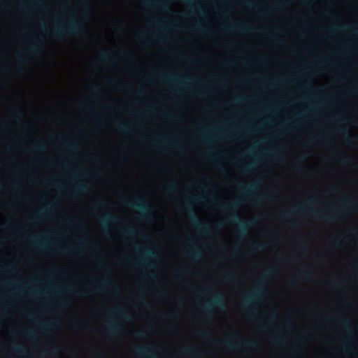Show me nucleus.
<instances>
[{
	"label": "nucleus",
	"instance_id": "09e8293b",
	"mask_svg": "<svg viewBox=\"0 0 358 358\" xmlns=\"http://www.w3.org/2000/svg\"><path fill=\"white\" fill-rule=\"evenodd\" d=\"M341 163L343 164H348L350 162H351V159L349 158V157H342L341 158V160H340Z\"/></svg>",
	"mask_w": 358,
	"mask_h": 358
},
{
	"label": "nucleus",
	"instance_id": "0eeeda50",
	"mask_svg": "<svg viewBox=\"0 0 358 358\" xmlns=\"http://www.w3.org/2000/svg\"><path fill=\"white\" fill-rule=\"evenodd\" d=\"M293 210H296L298 212H308L311 214L316 215L320 220L326 221L327 222H333L337 220V217L334 215H324L322 213H320L316 210L312 208H307V203L303 205H300L294 208V209H289L285 212V215L286 217H289Z\"/></svg>",
	"mask_w": 358,
	"mask_h": 358
},
{
	"label": "nucleus",
	"instance_id": "49530a36",
	"mask_svg": "<svg viewBox=\"0 0 358 358\" xmlns=\"http://www.w3.org/2000/svg\"><path fill=\"white\" fill-rule=\"evenodd\" d=\"M167 295V292L165 291H159L157 293V296L160 299L166 298Z\"/></svg>",
	"mask_w": 358,
	"mask_h": 358
},
{
	"label": "nucleus",
	"instance_id": "ddd939ff",
	"mask_svg": "<svg viewBox=\"0 0 358 358\" xmlns=\"http://www.w3.org/2000/svg\"><path fill=\"white\" fill-rule=\"evenodd\" d=\"M262 182V181L261 180H257L255 182L250 184L248 185L238 184V187L241 190L242 192L248 194H252L256 192Z\"/></svg>",
	"mask_w": 358,
	"mask_h": 358
},
{
	"label": "nucleus",
	"instance_id": "cd10ccee",
	"mask_svg": "<svg viewBox=\"0 0 358 358\" xmlns=\"http://www.w3.org/2000/svg\"><path fill=\"white\" fill-rule=\"evenodd\" d=\"M352 203H354V200L352 198H348L341 201L340 206L343 209L350 210V206Z\"/></svg>",
	"mask_w": 358,
	"mask_h": 358
},
{
	"label": "nucleus",
	"instance_id": "13d9d810",
	"mask_svg": "<svg viewBox=\"0 0 358 358\" xmlns=\"http://www.w3.org/2000/svg\"><path fill=\"white\" fill-rule=\"evenodd\" d=\"M243 99L241 97H236L233 99V102L234 103H240L243 102Z\"/></svg>",
	"mask_w": 358,
	"mask_h": 358
},
{
	"label": "nucleus",
	"instance_id": "338daca9",
	"mask_svg": "<svg viewBox=\"0 0 358 358\" xmlns=\"http://www.w3.org/2000/svg\"><path fill=\"white\" fill-rule=\"evenodd\" d=\"M43 329L45 331H48L50 329V325L45 324L43 326Z\"/></svg>",
	"mask_w": 358,
	"mask_h": 358
},
{
	"label": "nucleus",
	"instance_id": "5fc2aeb1",
	"mask_svg": "<svg viewBox=\"0 0 358 358\" xmlns=\"http://www.w3.org/2000/svg\"><path fill=\"white\" fill-rule=\"evenodd\" d=\"M13 116L17 119L20 118L22 116V112L19 110H15L13 113Z\"/></svg>",
	"mask_w": 358,
	"mask_h": 358
},
{
	"label": "nucleus",
	"instance_id": "ea45409f",
	"mask_svg": "<svg viewBox=\"0 0 358 358\" xmlns=\"http://www.w3.org/2000/svg\"><path fill=\"white\" fill-rule=\"evenodd\" d=\"M191 12L192 13L198 12L200 14H203V10L199 6H191Z\"/></svg>",
	"mask_w": 358,
	"mask_h": 358
},
{
	"label": "nucleus",
	"instance_id": "6e6552de",
	"mask_svg": "<svg viewBox=\"0 0 358 358\" xmlns=\"http://www.w3.org/2000/svg\"><path fill=\"white\" fill-rule=\"evenodd\" d=\"M136 250L138 252V256L140 259V264L145 265L148 268H152L154 266L153 264H149L148 260L149 259H156L157 255L155 252L150 248H144L141 246L138 245L136 247Z\"/></svg>",
	"mask_w": 358,
	"mask_h": 358
},
{
	"label": "nucleus",
	"instance_id": "8fccbe9b",
	"mask_svg": "<svg viewBox=\"0 0 358 358\" xmlns=\"http://www.w3.org/2000/svg\"><path fill=\"white\" fill-rule=\"evenodd\" d=\"M106 205V203L103 200H99L96 204V208H103Z\"/></svg>",
	"mask_w": 358,
	"mask_h": 358
},
{
	"label": "nucleus",
	"instance_id": "a19ab883",
	"mask_svg": "<svg viewBox=\"0 0 358 358\" xmlns=\"http://www.w3.org/2000/svg\"><path fill=\"white\" fill-rule=\"evenodd\" d=\"M28 337L31 340H36L37 338V335L35 331L30 330L27 333Z\"/></svg>",
	"mask_w": 358,
	"mask_h": 358
},
{
	"label": "nucleus",
	"instance_id": "3c124183",
	"mask_svg": "<svg viewBox=\"0 0 358 358\" xmlns=\"http://www.w3.org/2000/svg\"><path fill=\"white\" fill-rule=\"evenodd\" d=\"M308 159V155H301L298 159L296 160L297 163H302L304 162Z\"/></svg>",
	"mask_w": 358,
	"mask_h": 358
},
{
	"label": "nucleus",
	"instance_id": "1a4fd4ad",
	"mask_svg": "<svg viewBox=\"0 0 358 358\" xmlns=\"http://www.w3.org/2000/svg\"><path fill=\"white\" fill-rule=\"evenodd\" d=\"M230 224H237L240 229V234L245 235L249 227L255 224L254 220L244 221L241 220L237 213L233 214L228 220Z\"/></svg>",
	"mask_w": 358,
	"mask_h": 358
},
{
	"label": "nucleus",
	"instance_id": "aec40b11",
	"mask_svg": "<svg viewBox=\"0 0 358 358\" xmlns=\"http://www.w3.org/2000/svg\"><path fill=\"white\" fill-rule=\"evenodd\" d=\"M89 190V185L78 180L75 182V191L79 193H85Z\"/></svg>",
	"mask_w": 358,
	"mask_h": 358
},
{
	"label": "nucleus",
	"instance_id": "9d476101",
	"mask_svg": "<svg viewBox=\"0 0 358 358\" xmlns=\"http://www.w3.org/2000/svg\"><path fill=\"white\" fill-rule=\"evenodd\" d=\"M225 348L230 350H236L240 348H248L255 346V343L252 341H241L238 337L236 341H226L224 343Z\"/></svg>",
	"mask_w": 358,
	"mask_h": 358
},
{
	"label": "nucleus",
	"instance_id": "72a5a7b5",
	"mask_svg": "<svg viewBox=\"0 0 358 358\" xmlns=\"http://www.w3.org/2000/svg\"><path fill=\"white\" fill-rule=\"evenodd\" d=\"M134 336L138 338H145L147 336V331L145 330H138L134 332Z\"/></svg>",
	"mask_w": 358,
	"mask_h": 358
},
{
	"label": "nucleus",
	"instance_id": "2eb2a0df",
	"mask_svg": "<svg viewBox=\"0 0 358 358\" xmlns=\"http://www.w3.org/2000/svg\"><path fill=\"white\" fill-rule=\"evenodd\" d=\"M120 232L122 235L126 238H133L137 235L143 238H145L146 237V236L143 233L138 232L136 229L131 227H124L121 229Z\"/></svg>",
	"mask_w": 358,
	"mask_h": 358
},
{
	"label": "nucleus",
	"instance_id": "e433bc0d",
	"mask_svg": "<svg viewBox=\"0 0 358 358\" xmlns=\"http://www.w3.org/2000/svg\"><path fill=\"white\" fill-rule=\"evenodd\" d=\"M165 189L168 192H175L177 189V185L175 182L170 183L169 185H166L164 187Z\"/></svg>",
	"mask_w": 358,
	"mask_h": 358
},
{
	"label": "nucleus",
	"instance_id": "5701e85b",
	"mask_svg": "<svg viewBox=\"0 0 358 358\" xmlns=\"http://www.w3.org/2000/svg\"><path fill=\"white\" fill-rule=\"evenodd\" d=\"M233 28L241 31V32H253L256 29L243 24H236L233 26Z\"/></svg>",
	"mask_w": 358,
	"mask_h": 358
},
{
	"label": "nucleus",
	"instance_id": "dca6fc26",
	"mask_svg": "<svg viewBox=\"0 0 358 358\" xmlns=\"http://www.w3.org/2000/svg\"><path fill=\"white\" fill-rule=\"evenodd\" d=\"M241 203V200H234L231 203H219L216 208L221 210H237Z\"/></svg>",
	"mask_w": 358,
	"mask_h": 358
},
{
	"label": "nucleus",
	"instance_id": "37998d69",
	"mask_svg": "<svg viewBox=\"0 0 358 358\" xmlns=\"http://www.w3.org/2000/svg\"><path fill=\"white\" fill-rule=\"evenodd\" d=\"M331 286L335 289H339L341 287V284L338 280H334L331 282Z\"/></svg>",
	"mask_w": 358,
	"mask_h": 358
},
{
	"label": "nucleus",
	"instance_id": "7c9ffc66",
	"mask_svg": "<svg viewBox=\"0 0 358 358\" xmlns=\"http://www.w3.org/2000/svg\"><path fill=\"white\" fill-rule=\"evenodd\" d=\"M352 27L348 25H338L336 24L332 27H331L330 29L332 31H346L348 29H351Z\"/></svg>",
	"mask_w": 358,
	"mask_h": 358
},
{
	"label": "nucleus",
	"instance_id": "e2e57ef3",
	"mask_svg": "<svg viewBox=\"0 0 358 358\" xmlns=\"http://www.w3.org/2000/svg\"><path fill=\"white\" fill-rule=\"evenodd\" d=\"M289 285H290L291 287L294 288V289L299 287L297 284H296V282L295 281H294V280H292L290 282Z\"/></svg>",
	"mask_w": 358,
	"mask_h": 358
},
{
	"label": "nucleus",
	"instance_id": "052dcab7",
	"mask_svg": "<svg viewBox=\"0 0 358 358\" xmlns=\"http://www.w3.org/2000/svg\"><path fill=\"white\" fill-rule=\"evenodd\" d=\"M78 243L80 246H85L87 245L88 242L85 239L80 240Z\"/></svg>",
	"mask_w": 358,
	"mask_h": 358
},
{
	"label": "nucleus",
	"instance_id": "9b49d317",
	"mask_svg": "<svg viewBox=\"0 0 358 358\" xmlns=\"http://www.w3.org/2000/svg\"><path fill=\"white\" fill-rule=\"evenodd\" d=\"M159 77L161 80L173 84H178L180 85H185L189 84L190 82L193 81V79L189 76L185 78H182L178 76L175 75H165L160 73Z\"/></svg>",
	"mask_w": 358,
	"mask_h": 358
},
{
	"label": "nucleus",
	"instance_id": "f257e3e1",
	"mask_svg": "<svg viewBox=\"0 0 358 358\" xmlns=\"http://www.w3.org/2000/svg\"><path fill=\"white\" fill-rule=\"evenodd\" d=\"M4 287L9 290L11 294H20L33 298H55L62 292H68L76 296H83L89 294H101L106 289H119L114 282L108 278H103L100 283L94 285V286L89 289H78L73 286L64 287L51 286L43 289L34 287L28 282L19 283L16 281H6L4 283Z\"/></svg>",
	"mask_w": 358,
	"mask_h": 358
},
{
	"label": "nucleus",
	"instance_id": "39448f33",
	"mask_svg": "<svg viewBox=\"0 0 358 358\" xmlns=\"http://www.w3.org/2000/svg\"><path fill=\"white\" fill-rule=\"evenodd\" d=\"M130 208L140 212L141 217L143 220H150L152 216V208L151 204L144 199H138L127 203Z\"/></svg>",
	"mask_w": 358,
	"mask_h": 358
},
{
	"label": "nucleus",
	"instance_id": "0e129e2a",
	"mask_svg": "<svg viewBox=\"0 0 358 358\" xmlns=\"http://www.w3.org/2000/svg\"><path fill=\"white\" fill-rule=\"evenodd\" d=\"M173 145H174L176 148H177L178 150H182V147H181V145H180V143H178V142H175V143H173Z\"/></svg>",
	"mask_w": 358,
	"mask_h": 358
},
{
	"label": "nucleus",
	"instance_id": "20e7f679",
	"mask_svg": "<svg viewBox=\"0 0 358 358\" xmlns=\"http://www.w3.org/2000/svg\"><path fill=\"white\" fill-rule=\"evenodd\" d=\"M184 208L189 213L190 220L195 229L203 234H208L210 232L211 227L208 224H203L197 216L192 201H186L183 206Z\"/></svg>",
	"mask_w": 358,
	"mask_h": 358
},
{
	"label": "nucleus",
	"instance_id": "c9c22d12",
	"mask_svg": "<svg viewBox=\"0 0 358 358\" xmlns=\"http://www.w3.org/2000/svg\"><path fill=\"white\" fill-rule=\"evenodd\" d=\"M99 57L102 61L106 62L108 61L110 59V55L109 53L106 50H102L99 53Z\"/></svg>",
	"mask_w": 358,
	"mask_h": 358
},
{
	"label": "nucleus",
	"instance_id": "bb28decb",
	"mask_svg": "<svg viewBox=\"0 0 358 358\" xmlns=\"http://www.w3.org/2000/svg\"><path fill=\"white\" fill-rule=\"evenodd\" d=\"M116 129L124 133H129L131 131L129 127L122 122H116L115 124Z\"/></svg>",
	"mask_w": 358,
	"mask_h": 358
},
{
	"label": "nucleus",
	"instance_id": "603ef678",
	"mask_svg": "<svg viewBox=\"0 0 358 358\" xmlns=\"http://www.w3.org/2000/svg\"><path fill=\"white\" fill-rule=\"evenodd\" d=\"M185 352L188 355H194L196 352H197V350L195 348H189L185 350Z\"/></svg>",
	"mask_w": 358,
	"mask_h": 358
},
{
	"label": "nucleus",
	"instance_id": "4d7b16f0",
	"mask_svg": "<svg viewBox=\"0 0 358 358\" xmlns=\"http://www.w3.org/2000/svg\"><path fill=\"white\" fill-rule=\"evenodd\" d=\"M350 92L352 94H357L358 93V85L355 87H353L350 90Z\"/></svg>",
	"mask_w": 358,
	"mask_h": 358
},
{
	"label": "nucleus",
	"instance_id": "a18cd8bd",
	"mask_svg": "<svg viewBox=\"0 0 358 358\" xmlns=\"http://www.w3.org/2000/svg\"><path fill=\"white\" fill-rule=\"evenodd\" d=\"M338 132L345 135L348 138L349 131L347 129H344V128L338 129Z\"/></svg>",
	"mask_w": 358,
	"mask_h": 358
},
{
	"label": "nucleus",
	"instance_id": "4468645a",
	"mask_svg": "<svg viewBox=\"0 0 358 358\" xmlns=\"http://www.w3.org/2000/svg\"><path fill=\"white\" fill-rule=\"evenodd\" d=\"M103 230L108 234L110 223H116L119 221V218L112 213H108L101 217L100 219Z\"/></svg>",
	"mask_w": 358,
	"mask_h": 358
},
{
	"label": "nucleus",
	"instance_id": "f8f14e48",
	"mask_svg": "<svg viewBox=\"0 0 358 358\" xmlns=\"http://www.w3.org/2000/svg\"><path fill=\"white\" fill-rule=\"evenodd\" d=\"M53 209V205L51 202H46L45 205L37 210L33 217H31L30 222H38L45 216L49 215Z\"/></svg>",
	"mask_w": 358,
	"mask_h": 358
},
{
	"label": "nucleus",
	"instance_id": "7ed1b4c3",
	"mask_svg": "<svg viewBox=\"0 0 358 358\" xmlns=\"http://www.w3.org/2000/svg\"><path fill=\"white\" fill-rule=\"evenodd\" d=\"M83 31L80 22L73 17L69 19L66 24H57L54 34L57 38L64 39L69 36L80 35Z\"/></svg>",
	"mask_w": 358,
	"mask_h": 358
},
{
	"label": "nucleus",
	"instance_id": "6ab92c4d",
	"mask_svg": "<svg viewBox=\"0 0 358 358\" xmlns=\"http://www.w3.org/2000/svg\"><path fill=\"white\" fill-rule=\"evenodd\" d=\"M192 250L187 252V255L191 257L194 261H200L203 257L202 252L194 245H191Z\"/></svg>",
	"mask_w": 358,
	"mask_h": 358
},
{
	"label": "nucleus",
	"instance_id": "680f3d73",
	"mask_svg": "<svg viewBox=\"0 0 358 358\" xmlns=\"http://www.w3.org/2000/svg\"><path fill=\"white\" fill-rule=\"evenodd\" d=\"M303 275L304 277H306V278H310L312 277V273H310V272H306V271H304L303 272Z\"/></svg>",
	"mask_w": 358,
	"mask_h": 358
},
{
	"label": "nucleus",
	"instance_id": "69168bd1",
	"mask_svg": "<svg viewBox=\"0 0 358 358\" xmlns=\"http://www.w3.org/2000/svg\"><path fill=\"white\" fill-rule=\"evenodd\" d=\"M40 282H41V281L38 279H32L31 280V283H33L34 285H37Z\"/></svg>",
	"mask_w": 358,
	"mask_h": 358
},
{
	"label": "nucleus",
	"instance_id": "412c9836",
	"mask_svg": "<svg viewBox=\"0 0 358 358\" xmlns=\"http://www.w3.org/2000/svg\"><path fill=\"white\" fill-rule=\"evenodd\" d=\"M27 51L34 55L40 53L41 48L36 40H34L32 43L28 45Z\"/></svg>",
	"mask_w": 358,
	"mask_h": 358
},
{
	"label": "nucleus",
	"instance_id": "a211bd4d",
	"mask_svg": "<svg viewBox=\"0 0 358 358\" xmlns=\"http://www.w3.org/2000/svg\"><path fill=\"white\" fill-rule=\"evenodd\" d=\"M136 354L140 357H147L149 358H157V355L152 349L147 347H138L136 348Z\"/></svg>",
	"mask_w": 358,
	"mask_h": 358
},
{
	"label": "nucleus",
	"instance_id": "774afa93",
	"mask_svg": "<svg viewBox=\"0 0 358 358\" xmlns=\"http://www.w3.org/2000/svg\"><path fill=\"white\" fill-rule=\"evenodd\" d=\"M322 64H324V65H329V61H328V59H325L322 62Z\"/></svg>",
	"mask_w": 358,
	"mask_h": 358
},
{
	"label": "nucleus",
	"instance_id": "c85d7f7f",
	"mask_svg": "<svg viewBox=\"0 0 358 358\" xmlns=\"http://www.w3.org/2000/svg\"><path fill=\"white\" fill-rule=\"evenodd\" d=\"M252 248L255 251H263L266 249L267 245L264 243H255L252 244Z\"/></svg>",
	"mask_w": 358,
	"mask_h": 358
},
{
	"label": "nucleus",
	"instance_id": "58836bf2",
	"mask_svg": "<svg viewBox=\"0 0 358 358\" xmlns=\"http://www.w3.org/2000/svg\"><path fill=\"white\" fill-rule=\"evenodd\" d=\"M268 154L275 158H280V156L278 154V151L276 149L270 150Z\"/></svg>",
	"mask_w": 358,
	"mask_h": 358
},
{
	"label": "nucleus",
	"instance_id": "a878e982",
	"mask_svg": "<svg viewBox=\"0 0 358 358\" xmlns=\"http://www.w3.org/2000/svg\"><path fill=\"white\" fill-rule=\"evenodd\" d=\"M238 167L245 174H250L253 170V164H246L239 165Z\"/></svg>",
	"mask_w": 358,
	"mask_h": 358
},
{
	"label": "nucleus",
	"instance_id": "2f4dec72",
	"mask_svg": "<svg viewBox=\"0 0 358 358\" xmlns=\"http://www.w3.org/2000/svg\"><path fill=\"white\" fill-rule=\"evenodd\" d=\"M167 140H168L167 137L159 136V137H156L155 138L154 143L156 145H162L166 144L167 142Z\"/></svg>",
	"mask_w": 358,
	"mask_h": 358
},
{
	"label": "nucleus",
	"instance_id": "423d86ee",
	"mask_svg": "<svg viewBox=\"0 0 358 358\" xmlns=\"http://www.w3.org/2000/svg\"><path fill=\"white\" fill-rule=\"evenodd\" d=\"M206 304L209 307H215L222 304L224 301V296L222 293L215 292L213 289L208 287L202 294Z\"/></svg>",
	"mask_w": 358,
	"mask_h": 358
},
{
	"label": "nucleus",
	"instance_id": "b1692460",
	"mask_svg": "<svg viewBox=\"0 0 358 358\" xmlns=\"http://www.w3.org/2000/svg\"><path fill=\"white\" fill-rule=\"evenodd\" d=\"M64 143L66 148L70 151L76 152L79 149V146L78 143H76V142L65 141Z\"/></svg>",
	"mask_w": 358,
	"mask_h": 358
},
{
	"label": "nucleus",
	"instance_id": "473e14b6",
	"mask_svg": "<svg viewBox=\"0 0 358 358\" xmlns=\"http://www.w3.org/2000/svg\"><path fill=\"white\" fill-rule=\"evenodd\" d=\"M273 199L274 197L271 194H260L257 196V200L258 201H262L263 200L271 201Z\"/></svg>",
	"mask_w": 358,
	"mask_h": 358
},
{
	"label": "nucleus",
	"instance_id": "f3484780",
	"mask_svg": "<svg viewBox=\"0 0 358 358\" xmlns=\"http://www.w3.org/2000/svg\"><path fill=\"white\" fill-rule=\"evenodd\" d=\"M43 235L34 236L29 238V241L34 248L42 250L47 245L46 242L43 240Z\"/></svg>",
	"mask_w": 358,
	"mask_h": 358
},
{
	"label": "nucleus",
	"instance_id": "393cba45",
	"mask_svg": "<svg viewBox=\"0 0 358 358\" xmlns=\"http://www.w3.org/2000/svg\"><path fill=\"white\" fill-rule=\"evenodd\" d=\"M216 131L212 129H205V133L201 136V139L203 141L208 142L212 140L211 134H215Z\"/></svg>",
	"mask_w": 358,
	"mask_h": 358
},
{
	"label": "nucleus",
	"instance_id": "4be33fe9",
	"mask_svg": "<svg viewBox=\"0 0 358 358\" xmlns=\"http://www.w3.org/2000/svg\"><path fill=\"white\" fill-rule=\"evenodd\" d=\"M108 330L111 335L120 334L123 331L122 327L120 325L115 324L109 325Z\"/></svg>",
	"mask_w": 358,
	"mask_h": 358
},
{
	"label": "nucleus",
	"instance_id": "f704fd0d",
	"mask_svg": "<svg viewBox=\"0 0 358 358\" xmlns=\"http://www.w3.org/2000/svg\"><path fill=\"white\" fill-rule=\"evenodd\" d=\"M13 350L15 352H16L18 355H24L26 353L25 348L20 345H16L13 347Z\"/></svg>",
	"mask_w": 358,
	"mask_h": 358
},
{
	"label": "nucleus",
	"instance_id": "f03ea898",
	"mask_svg": "<svg viewBox=\"0 0 358 358\" xmlns=\"http://www.w3.org/2000/svg\"><path fill=\"white\" fill-rule=\"evenodd\" d=\"M275 273L273 268L268 269L259 278L257 285L252 290L241 296V305L245 308H251L259 304L267 294L266 280Z\"/></svg>",
	"mask_w": 358,
	"mask_h": 358
},
{
	"label": "nucleus",
	"instance_id": "6e6d98bb",
	"mask_svg": "<svg viewBox=\"0 0 358 358\" xmlns=\"http://www.w3.org/2000/svg\"><path fill=\"white\" fill-rule=\"evenodd\" d=\"M244 3L248 6V7H250V8H254L255 6V5L250 1L249 0H245L244 1Z\"/></svg>",
	"mask_w": 358,
	"mask_h": 358
},
{
	"label": "nucleus",
	"instance_id": "c03bdc74",
	"mask_svg": "<svg viewBox=\"0 0 358 358\" xmlns=\"http://www.w3.org/2000/svg\"><path fill=\"white\" fill-rule=\"evenodd\" d=\"M0 270L1 271H8L10 270L11 271H14V268L13 266L10 265H6V266H0Z\"/></svg>",
	"mask_w": 358,
	"mask_h": 358
},
{
	"label": "nucleus",
	"instance_id": "864d4df0",
	"mask_svg": "<svg viewBox=\"0 0 358 358\" xmlns=\"http://www.w3.org/2000/svg\"><path fill=\"white\" fill-rule=\"evenodd\" d=\"M246 131H255L256 130V127L253 125H251V124H247L245 128H244Z\"/></svg>",
	"mask_w": 358,
	"mask_h": 358
},
{
	"label": "nucleus",
	"instance_id": "bf43d9fd",
	"mask_svg": "<svg viewBox=\"0 0 358 358\" xmlns=\"http://www.w3.org/2000/svg\"><path fill=\"white\" fill-rule=\"evenodd\" d=\"M234 275H233V274H231V273H227V274L226 275V280H227V281H231V280L234 279Z\"/></svg>",
	"mask_w": 358,
	"mask_h": 358
},
{
	"label": "nucleus",
	"instance_id": "79ce46f5",
	"mask_svg": "<svg viewBox=\"0 0 358 358\" xmlns=\"http://www.w3.org/2000/svg\"><path fill=\"white\" fill-rule=\"evenodd\" d=\"M159 8L164 11L170 12L169 6L166 3H160Z\"/></svg>",
	"mask_w": 358,
	"mask_h": 358
},
{
	"label": "nucleus",
	"instance_id": "de8ad7c7",
	"mask_svg": "<svg viewBox=\"0 0 358 358\" xmlns=\"http://www.w3.org/2000/svg\"><path fill=\"white\" fill-rule=\"evenodd\" d=\"M16 58L21 63H25L27 62L25 57L22 54H17Z\"/></svg>",
	"mask_w": 358,
	"mask_h": 358
},
{
	"label": "nucleus",
	"instance_id": "c756f323",
	"mask_svg": "<svg viewBox=\"0 0 358 358\" xmlns=\"http://www.w3.org/2000/svg\"><path fill=\"white\" fill-rule=\"evenodd\" d=\"M57 252L62 255H69L76 251V248L69 247L68 248H57Z\"/></svg>",
	"mask_w": 358,
	"mask_h": 358
},
{
	"label": "nucleus",
	"instance_id": "4c0bfd02",
	"mask_svg": "<svg viewBox=\"0 0 358 358\" xmlns=\"http://www.w3.org/2000/svg\"><path fill=\"white\" fill-rule=\"evenodd\" d=\"M45 148H46V147H45V143L41 141L37 145H34V147L33 148V150H36V151H43L45 150Z\"/></svg>",
	"mask_w": 358,
	"mask_h": 358
}]
</instances>
